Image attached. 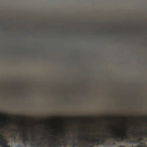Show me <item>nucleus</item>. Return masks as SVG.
Wrapping results in <instances>:
<instances>
[{"instance_id": "1", "label": "nucleus", "mask_w": 147, "mask_h": 147, "mask_svg": "<svg viewBox=\"0 0 147 147\" xmlns=\"http://www.w3.org/2000/svg\"><path fill=\"white\" fill-rule=\"evenodd\" d=\"M65 137V135H64L63 137H60V139L62 138L64 140V141H61L59 139L56 140L54 137H49V138L50 140V141H45L43 143L45 144H47L48 147H60L64 142H67L69 141Z\"/></svg>"}, {"instance_id": "2", "label": "nucleus", "mask_w": 147, "mask_h": 147, "mask_svg": "<svg viewBox=\"0 0 147 147\" xmlns=\"http://www.w3.org/2000/svg\"><path fill=\"white\" fill-rule=\"evenodd\" d=\"M32 142L31 143L32 147H44L41 142H38V140L33 137L32 138Z\"/></svg>"}, {"instance_id": "3", "label": "nucleus", "mask_w": 147, "mask_h": 147, "mask_svg": "<svg viewBox=\"0 0 147 147\" xmlns=\"http://www.w3.org/2000/svg\"><path fill=\"white\" fill-rule=\"evenodd\" d=\"M95 140H94L92 141H91V142L92 144H93L94 145H89L88 144H82L80 142H78V143L76 144H75L74 142H72V144L74 146L78 145H79L78 147H93L95 145L93 143L94 141Z\"/></svg>"}, {"instance_id": "4", "label": "nucleus", "mask_w": 147, "mask_h": 147, "mask_svg": "<svg viewBox=\"0 0 147 147\" xmlns=\"http://www.w3.org/2000/svg\"><path fill=\"white\" fill-rule=\"evenodd\" d=\"M30 140L27 136L26 134L23 136L21 139V141L24 144L25 146L26 147L28 145L27 142L30 141Z\"/></svg>"}, {"instance_id": "5", "label": "nucleus", "mask_w": 147, "mask_h": 147, "mask_svg": "<svg viewBox=\"0 0 147 147\" xmlns=\"http://www.w3.org/2000/svg\"><path fill=\"white\" fill-rule=\"evenodd\" d=\"M100 140L98 139L95 140L93 142V143L94 144L96 145H103L105 143V142L104 139H103L101 142L100 143H99Z\"/></svg>"}, {"instance_id": "6", "label": "nucleus", "mask_w": 147, "mask_h": 147, "mask_svg": "<svg viewBox=\"0 0 147 147\" xmlns=\"http://www.w3.org/2000/svg\"><path fill=\"white\" fill-rule=\"evenodd\" d=\"M118 137L119 138V139L121 140L120 141L118 140H117V141L119 142H122L123 140H126L127 139V136L125 133L123 135L118 136Z\"/></svg>"}, {"instance_id": "7", "label": "nucleus", "mask_w": 147, "mask_h": 147, "mask_svg": "<svg viewBox=\"0 0 147 147\" xmlns=\"http://www.w3.org/2000/svg\"><path fill=\"white\" fill-rule=\"evenodd\" d=\"M79 138H75V140H81V136H79Z\"/></svg>"}, {"instance_id": "8", "label": "nucleus", "mask_w": 147, "mask_h": 147, "mask_svg": "<svg viewBox=\"0 0 147 147\" xmlns=\"http://www.w3.org/2000/svg\"><path fill=\"white\" fill-rule=\"evenodd\" d=\"M83 137L84 139L88 140L87 138L85 136H84Z\"/></svg>"}, {"instance_id": "9", "label": "nucleus", "mask_w": 147, "mask_h": 147, "mask_svg": "<svg viewBox=\"0 0 147 147\" xmlns=\"http://www.w3.org/2000/svg\"><path fill=\"white\" fill-rule=\"evenodd\" d=\"M135 142H136V141H133L131 142H129V143H134Z\"/></svg>"}, {"instance_id": "10", "label": "nucleus", "mask_w": 147, "mask_h": 147, "mask_svg": "<svg viewBox=\"0 0 147 147\" xmlns=\"http://www.w3.org/2000/svg\"><path fill=\"white\" fill-rule=\"evenodd\" d=\"M141 144L144 145V146H145V143H142L141 142V143H140Z\"/></svg>"}, {"instance_id": "11", "label": "nucleus", "mask_w": 147, "mask_h": 147, "mask_svg": "<svg viewBox=\"0 0 147 147\" xmlns=\"http://www.w3.org/2000/svg\"><path fill=\"white\" fill-rule=\"evenodd\" d=\"M13 131H17L18 130L16 129H13Z\"/></svg>"}, {"instance_id": "12", "label": "nucleus", "mask_w": 147, "mask_h": 147, "mask_svg": "<svg viewBox=\"0 0 147 147\" xmlns=\"http://www.w3.org/2000/svg\"><path fill=\"white\" fill-rule=\"evenodd\" d=\"M0 115L1 117H3V116H4L3 115H2V114H1L0 113Z\"/></svg>"}, {"instance_id": "13", "label": "nucleus", "mask_w": 147, "mask_h": 147, "mask_svg": "<svg viewBox=\"0 0 147 147\" xmlns=\"http://www.w3.org/2000/svg\"><path fill=\"white\" fill-rule=\"evenodd\" d=\"M142 132L143 134H145L147 135V132L145 133L144 131H143Z\"/></svg>"}, {"instance_id": "14", "label": "nucleus", "mask_w": 147, "mask_h": 147, "mask_svg": "<svg viewBox=\"0 0 147 147\" xmlns=\"http://www.w3.org/2000/svg\"><path fill=\"white\" fill-rule=\"evenodd\" d=\"M12 137H13L14 136V137L15 138V137H16L15 136H14V135L13 134L12 135Z\"/></svg>"}, {"instance_id": "15", "label": "nucleus", "mask_w": 147, "mask_h": 147, "mask_svg": "<svg viewBox=\"0 0 147 147\" xmlns=\"http://www.w3.org/2000/svg\"><path fill=\"white\" fill-rule=\"evenodd\" d=\"M125 130L127 132V129H125Z\"/></svg>"}, {"instance_id": "16", "label": "nucleus", "mask_w": 147, "mask_h": 147, "mask_svg": "<svg viewBox=\"0 0 147 147\" xmlns=\"http://www.w3.org/2000/svg\"><path fill=\"white\" fill-rule=\"evenodd\" d=\"M138 142H140V140H139L137 141Z\"/></svg>"}, {"instance_id": "17", "label": "nucleus", "mask_w": 147, "mask_h": 147, "mask_svg": "<svg viewBox=\"0 0 147 147\" xmlns=\"http://www.w3.org/2000/svg\"><path fill=\"white\" fill-rule=\"evenodd\" d=\"M130 133L131 134H133V132H131Z\"/></svg>"}, {"instance_id": "18", "label": "nucleus", "mask_w": 147, "mask_h": 147, "mask_svg": "<svg viewBox=\"0 0 147 147\" xmlns=\"http://www.w3.org/2000/svg\"><path fill=\"white\" fill-rule=\"evenodd\" d=\"M73 119L74 120H76V119L75 118H73Z\"/></svg>"}, {"instance_id": "19", "label": "nucleus", "mask_w": 147, "mask_h": 147, "mask_svg": "<svg viewBox=\"0 0 147 147\" xmlns=\"http://www.w3.org/2000/svg\"><path fill=\"white\" fill-rule=\"evenodd\" d=\"M109 137H110V138H112V136H109Z\"/></svg>"}, {"instance_id": "20", "label": "nucleus", "mask_w": 147, "mask_h": 147, "mask_svg": "<svg viewBox=\"0 0 147 147\" xmlns=\"http://www.w3.org/2000/svg\"><path fill=\"white\" fill-rule=\"evenodd\" d=\"M108 118L109 119H110V117H108Z\"/></svg>"}, {"instance_id": "21", "label": "nucleus", "mask_w": 147, "mask_h": 147, "mask_svg": "<svg viewBox=\"0 0 147 147\" xmlns=\"http://www.w3.org/2000/svg\"><path fill=\"white\" fill-rule=\"evenodd\" d=\"M57 134H56V133L55 134V135H56Z\"/></svg>"}, {"instance_id": "22", "label": "nucleus", "mask_w": 147, "mask_h": 147, "mask_svg": "<svg viewBox=\"0 0 147 147\" xmlns=\"http://www.w3.org/2000/svg\"><path fill=\"white\" fill-rule=\"evenodd\" d=\"M115 144L114 143L113 144V145H115Z\"/></svg>"}]
</instances>
